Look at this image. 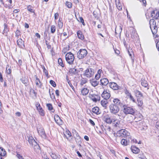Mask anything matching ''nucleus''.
I'll return each instance as SVG.
<instances>
[{"label": "nucleus", "instance_id": "1", "mask_svg": "<svg viewBox=\"0 0 159 159\" xmlns=\"http://www.w3.org/2000/svg\"><path fill=\"white\" fill-rule=\"evenodd\" d=\"M65 58L67 62L70 65L73 64L75 57L73 54L70 52L67 53L65 56Z\"/></svg>", "mask_w": 159, "mask_h": 159}, {"label": "nucleus", "instance_id": "2", "mask_svg": "<svg viewBox=\"0 0 159 159\" xmlns=\"http://www.w3.org/2000/svg\"><path fill=\"white\" fill-rule=\"evenodd\" d=\"M150 28L153 34H156L157 31V28L156 25V23L153 19L150 21Z\"/></svg>", "mask_w": 159, "mask_h": 159}, {"label": "nucleus", "instance_id": "3", "mask_svg": "<svg viewBox=\"0 0 159 159\" xmlns=\"http://www.w3.org/2000/svg\"><path fill=\"white\" fill-rule=\"evenodd\" d=\"M94 70L92 68H87L84 71V75L87 78H89L93 76Z\"/></svg>", "mask_w": 159, "mask_h": 159}, {"label": "nucleus", "instance_id": "4", "mask_svg": "<svg viewBox=\"0 0 159 159\" xmlns=\"http://www.w3.org/2000/svg\"><path fill=\"white\" fill-rule=\"evenodd\" d=\"M110 112L114 115H116L120 111L119 107L111 104L109 107Z\"/></svg>", "mask_w": 159, "mask_h": 159}, {"label": "nucleus", "instance_id": "5", "mask_svg": "<svg viewBox=\"0 0 159 159\" xmlns=\"http://www.w3.org/2000/svg\"><path fill=\"white\" fill-rule=\"evenodd\" d=\"M87 53L88 52L86 49H80L77 52V57L79 59H83L86 56Z\"/></svg>", "mask_w": 159, "mask_h": 159}, {"label": "nucleus", "instance_id": "6", "mask_svg": "<svg viewBox=\"0 0 159 159\" xmlns=\"http://www.w3.org/2000/svg\"><path fill=\"white\" fill-rule=\"evenodd\" d=\"M130 134L129 132L124 129H121L117 132V136L121 137H125L129 136Z\"/></svg>", "mask_w": 159, "mask_h": 159}, {"label": "nucleus", "instance_id": "7", "mask_svg": "<svg viewBox=\"0 0 159 159\" xmlns=\"http://www.w3.org/2000/svg\"><path fill=\"white\" fill-rule=\"evenodd\" d=\"M123 112L126 114H130L134 115L135 113L134 110L131 107H128L126 105L123 106Z\"/></svg>", "mask_w": 159, "mask_h": 159}, {"label": "nucleus", "instance_id": "8", "mask_svg": "<svg viewBox=\"0 0 159 159\" xmlns=\"http://www.w3.org/2000/svg\"><path fill=\"white\" fill-rule=\"evenodd\" d=\"M113 122L114 126L116 127L119 128L120 129L123 128V125L120 123V122L118 119L116 118V116H113Z\"/></svg>", "mask_w": 159, "mask_h": 159}, {"label": "nucleus", "instance_id": "9", "mask_svg": "<svg viewBox=\"0 0 159 159\" xmlns=\"http://www.w3.org/2000/svg\"><path fill=\"white\" fill-rule=\"evenodd\" d=\"M89 97L93 102H96L100 100V97L98 95L89 93Z\"/></svg>", "mask_w": 159, "mask_h": 159}, {"label": "nucleus", "instance_id": "10", "mask_svg": "<svg viewBox=\"0 0 159 159\" xmlns=\"http://www.w3.org/2000/svg\"><path fill=\"white\" fill-rule=\"evenodd\" d=\"M37 131L39 134L43 138H46V135L44 129L42 127L37 128Z\"/></svg>", "mask_w": 159, "mask_h": 159}, {"label": "nucleus", "instance_id": "11", "mask_svg": "<svg viewBox=\"0 0 159 159\" xmlns=\"http://www.w3.org/2000/svg\"><path fill=\"white\" fill-rule=\"evenodd\" d=\"M110 96V93L107 92V90H104L102 94V97L104 99L106 100L109 99Z\"/></svg>", "mask_w": 159, "mask_h": 159}, {"label": "nucleus", "instance_id": "12", "mask_svg": "<svg viewBox=\"0 0 159 159\" xmlns=\"http://www.w3.org/2000/svg\"><path fill=\"white\" fill-rule=\"evenodd\" d=\"M54 119L56 123L58 125H62L63 122L59 116L57 115H55L54 116Z\"/></svg>", "mask_w": 159, "mask_h": 159}, {"label": "nucleus", "instance_id": "13", "mask_svg": "<svg viewBox=\"0 0 159 159\" xmlns=\"http://www.w3.org/2000/svg\"><path fill=\"white\" fill-rule=\"evenodd\" d=\"M151 15L152 18L157 19L159 17V12L157 10H154L151 12Z\"/></svg>", "mask_w": 159, "mask_h": 159}, {"label": "nucleus", "instance_id": "14", "mask_svg": "<svg viewBox=\"0 0 159 159\" xmlns=\"http://www.w3.org/2000/svg\"><path fill=\"white\" fill-rule=\"evenodd\" d=\"M109 85L111 88L114 90H117L119 89L118 86L116 83L113 82L110 83Z\"/></svg>", "mask_w": 159, "mask_h": 159}, {"label": "nucleus", "instance_id": "15", "mask_svg": "<svg viewBox=\"0 0 159 159\" xmlns=\"http://www.w3.org/2000/svg\"><path fill=\"white\" fill-rule=\"evenodd\" d=\"M17 43L18 46L20 48H23L25 47V45L24 44V41L22 40V39H18L17 41Z\"/></svg>", "mask_w": 159, "mask_h": 159}, {"label": "nucleus", "instance_id": "16", "mask_svg": "<svg viewBox=\"0 0 159 159\" xmlns=\"http://www.w3.org/2000/svg\"><path fill=\"white\" fill-rule=\"evenodd\" d=\"M113 103L112 104L115 105L117 106L118 107L121 106L122 105V104L121 102V101L117 98H114L113 101Z\"/></svg>", "mask_w": 159, "mask_h": 159}, {"label": "nucleus", "instance_id": "17", "mask_svg": "<svg viewBox=\"0 0 159 159\" xmlns=\"http://www.w3.org/2000/svg\"><path fill=\"white\" fill-rule=\"evenodd\" d=\"M132 152L135 154H138L140 152V149L134 146H132L131 148Z\"/></svg>", "mask_w": 159, "mask_h": 159}, {"label": "nucleus", "instance_id": "18", "mask_svg": "<svg viewBox=\"0 0 159 159\" xmlns=\"http://www.w3.org/2000/svg\"><path fill=\"white\" fill-rule=\"evenodd\" d=\"M101 84L102 85L106 86L109 83L108 80L106 78L102 79L100 80Z\"/></svg>", "mask_w": 159, "mask_h": 159}, {"label": "nucleus", "instance_id": "19", "mask_svg": "<svg viewBox=\"0 0 159 159\" xmlns=\"http://www.w3.org/2000/svg\"><path fill=\"white\" fill-rule=\"evenodd\" d=\"M34 77L36 78L35 81L36 86L39 88H41L42 87V84L40 81L39 79L37 77L36 75H35Z\"/></svg>", "mask_w": 159, "mask_h": 159}, {"label": "nucleus", "instance_id": "20", "mask_svg": "<svg viewBox=\"0 0 159 159\" xmlns=\"http://www.w3.org/2000/svg\"><path fill=\"white\" fill-rule=\"evenodd\" d=\"M105 122L107 123L111 124L112 123L113 121V116H112V118H111L108 116L105 117Z\"/></svg>", "mask_w": 159, "mask_h": 159}, {"label": "nucleus", "instance_id": "21", "mask_svg": "<svg viewBox=\"0 0 159 159\" xmlns=\"http://www.w3.org/2000/svg\"><path fill=\"white\" fill-rule=\"evenodd\" d=\"M101 103L102 107L105 108H106L108 104V102L107 100L104 99L101 101Z\"/></svg>", "mask_w": 159, "mask_h": 159}, {"label": "nucleus", "instance_id": "22", "mask_svg": "<svg viewBox=\"0 0 159 159\" xmlns=\"http://www.w3.org/2000/svg\"><path fill=\"white\" fill-rule=\"evenodd\" d=\"M90 83L91 85L94 87L97 86L99 84L98 81L94 80H90Z\"/></svg>", "mask_w": 159, "mask_h": 159}, {"label": "nucleus", "instance_id": "23", "mask_svg": "<svg viewBox=\"0 0 159 159\" xmlns=\"http://www.w3.org/2000/svg\"><path fill=\"white\" fill-rule=\"evenodd\" d=\"M28 141L29 143L32 146H33L34 144H36V142L35 141L33 138L32 136L29 137Z\"/></svg>", "mask_w": 159, "mask_h": 159}, {"label": "nucleus", "instance_id": "24", "mask_svg": "<svg viewBox=\"0 0 159 159\" xmlns=\"http://www.w3.org/2000/svg\"><path fill=\"white\" fill-rule=\"evenodd\" d=\"M77 36L79 39L81 40H83L84 39V36L81 31L80 30H79L77 32Z\"/></svg>", "mask_w": 159, "mask_h": 159}, {"label": "nucleus", "instance_id": "25", "mask_svg": "<svg viewBox=\"0 0 159 159\" xmlns=\"http://www.w3.org/2000/svg\"><path fill=\"white\" fill-rule=\"evenodd\" d=\"M69 72L70 74H76L78 72V70L75 68H71L69 69Z\"/></svg>", "mask_w": 159, "mask_h": 159}, {"label": "nucleus", "instance_id": "26", "mask_svg": "<svg viewBox=\"0 0 159 159\" xmlns=\"http://www.w3.org/2000/svg\"><path fill=\"white\" fill-rule=\"evenodd\" d=\"M92 111L93 113L97 114H100L99 112V108L97 107H94L92 108Z\"/></svg>", "mask_w": 159, "mask_h": 159}, {"label": "nucleus", "instance_id": "27", "mask_svg": "<svg viewBox=\"0 0 159 159\" xmlns=\"http://www.w3.org/2000/svg\"><path fill=\"white\" fill-rule=\"evenodd\" d=\"M129 140L127 141L125 139H123L121 140V143L122 145L124 146H126L129 144Z\"/></svg>", "mask_w": 159, "mask_h": 159}, {"label": "nucleus", "instance_id": "28", "mask_svg": "<svg viewBox=\"0 0 159 159\" xmlns=\"http://www.w3.org/2000/svg\"><path fill=\"white\" fill-rule=\"evenodd\" d=\"M141 84L142 86L144 87H147L148 85L147 81L144 79L141 80Z\"/></svg>", "mask_w": 159, "mask_h": 159}, {"label": "nucleus", "instance_id": "29", "mask_svg": "<svg viewBox=\"0 0 159 159\" xmlns=\"http://www.w3.org/2000/svg\"><path fill=\"white\" fill-rule=\"evenodd\" d=\"M75 139L76 142H78V143L80 144L81 143V137L77 133L76 134Z\"/></svg>", "mask_w": 159, "mask_h": 159}, {"label": "nucleus", "instance_id": "30", "mask_svg": "<svg viewBox=\"0 0 159 159\" xmlns=\"http://www.w3.org/2000/svg\"><path fill=\"white\" fill-rule=\"evenodd\" d=\"M89 92V90L87 88H84L81 90V93L83 95H86Z\"/></svg>", "mask_w": 159, "mask_h": 159}, {"label": "nucleus", "instance_id": "31", "mask_svg": "<svg viewBox=\"0 0 159 159\" xmlns=\"http://www.w3.org/2000/svg\"><path fill=\"white\" fill-rule=\"evenodd\" d=\"M47 106L48 107V109L51 112H53L55 111V110L53 109L52 105L51 104H47Z\"/></svg>", "mask_w": 159, "mask_h": 159}, {"label": "nucleus", "instance_id": "32", "mask_svg": "<svg viewBox=\"0 0 159 159\" xmlns=\"http://www.w3.org/2000/svg\"><path fill=\"white\" fill-rule=\"evenodd\" d=\"M138 105L139 107H142L143 104V100L142 99L140 98H138Z\"/></svg>", "mask_w": 159, "mask_h": 159}, {"label": "nucleus", "instance_id": "33", "mask_svg": "<svg viewBox=\"0 0 159 159\" xmlns=\"http://www.w3.org/2000/svg\"><path fill=\"white\" fill-rule=\"evenodd\" d=\"M6 154V152L4 149L2 148H0V155L2 156H4Z\"/></svg>", "mask_w": 159, "mask_h": 159}, {"label": "nucleus", "instance_id": "34", "mask_svg": "<svg viewBox=\"0 0 159 159\" xmlns=\"http://www.w3.org/2000/svg\"><path fill=\"white\" fill-rule=\"evenodd\" d=\"M20 80L24 84H27L28 80L26 78L22 77V78L20 79Z\"/></svg>", "mask_w": 159, "mask_h": 159}, {"label": "nucleus", "instance_id": "35", "mask_svg": "<svg viewBox=\"0 0 159 159\" xmlns=\"http://www.w3.org/2000/svg\"><path fill=\"white\" fill-rule=\"evenodd\" d=\"M7 73L8 74H10L11 73V67H10L8 65H7L6 68Z\"/></svg>", "mask_w": 159, "mask_h": 159}, {"label": "nucleus", "instance_id": "36", "mask_svg": "<svg viewBox=\"0 0 159 159\" xmlns=\"http://www.w3.org/2000/svg\"><path fill=\"white\" fill-rule=\"evenodd\" d=\"M87 82V80L86 79L82 78L80 80V85H83L84 84H86Z\"/></svg>", "mask_w": 159, "mask_h": 159}, {"label": "nucleus", "instance_id": "37", "mask_svg": "<svg viewBox=\"0 0 159 159\" xmlns=\"http://www.w3.org/2000/svg\"><path fill=\"white\" fill-rule=\"evenodd\" d=\"M33 145H34V148L35 150L36 151H39L40 150V147L37 143L35 144H34Z\"/></svg>", "mask_w": 159, "mask_h": 159}, {"label": "nucleus", "instance_id": "38", "mask_svg": "<svg viewBox=\"0 0 159 159\" xmlns=\"http://www.w3.org/2000/svg\"><path fill=\"white\" fill-rule=\"evenodd\" d=\"M4 28L3 31V34H4V33H7L8 31L7 25L6 24H4Z\"/></svg>", "mask_w": 159, "mask_h": 159}, {"label": "nucleus", "instance_id": "39", "mask_svg": "<svg viewBox=\"0 0 159 159\" xmlns=\"http://www.w3.org/2000/svg\"><path fill=\"white\" fill-rule=\"evenodd\" d=\"M135 94L137 97H141L142 96V94L141 92L139 91L136 90L135 91Z\"/></svg>", "mask_w": 159, "mask_h": 159}, {"label": "nucleus", "instance_id": "40", "mask_svg": "<svg viewBox=\"0 0 159 159\" xmlns=\"http://www.w3.org/2000/svg\"><path fill=\"white\" fill-rule=\"evenodd\" d=\"M58 62L60 66H61L62 67H63L64 66V65L63 64L62 60L61 58H59L58 59Z\"/></svg>", "mask_w": 159, "mask_h": 159}, {"label": "nucleus", "instance_id": "41", "mask_svg": "<svg viewBox=\"0 0 159 159\" xmlns=\"http://www.w3.org/2000/svg\"><path fill=\"white\" fill-rule=\"evenodd\" d=\"M56 30V27L54 25H52L51 26V31L52 33H54Z\"/></svg>", "mask_w": 159, "mask_h": 159}, {"label": "nucleus", "instance_id": "42", "mask_svg": "<svg viewBox=\"0 0 159 159\" xmlns=\"http://www.w3.org/2000/svg\"><path fill=\"white\" fill-rule=\"evenodd\" d=\"M42 69L43 70V72L45 74L46 76L48 77V73L47 70L45 68L44 66H42Z\"/></svg>", "mask_w": 159, "mask_h": 159}, {"label": "nucleus", "instance_id": "43", "mask_svg": "<svg viewBox=\"0 0 159 159\" xmlns=\"http://www.w3.org/2000/svg\"><path fill=\"white\" fill-rule=\"evenodd\" d=\"M51 157L52 159H59V158L55 154L52 153L51 155Z\"/></svg>", "mask_w": 159, "mask_h": 159}, {"label": "nucleus", "instance_id": "44", "mask_svg": "<svg viewBox=\"0 0 159 159\" xmlns=\"http://www.w3.org/2000/svg\"><path fill=\"white\" fill-rule=\"evenodd\" d=\"M117 29L116 28L115 32V34H120L122 30V28H121V26H120L119 27V30L118 32H117Z\"/></svg>", "mask_w": 159, "mask_h": 159}, {"label": "nucleus", "instance_id": "45", "mask_svg": "<svg viewBox=\"0 0 159 159\" xmlns=\"http://www.w3.org/2000/svg\"><path fill=\"white\" fill-rule=\"evenodd\" d=\"M138 157L139 159H146L147 158L142 154H139L138 155Z\"/></svg>", "mask_w": 159, "mask_h": 159}, {"label": "nucleus", "instance_id": "46", "mask_svg": "<svg viewBox=\"0 0 159 159\" xmlns=\"http://www.w3.org/2000/svg\"><path fill=\"white\" fill-rule=\"evenodd\" d=\"M27 9L28 11L31 12H34V11L33 9L31 8V6L30 5H29L28 6Z\"/></svg>", "mask_w": 159, "mask_h": 159}, {"label": "nucleus", "instance_id": "47", "mask_svg": "<svg viewBox=\"0 0 159 159\" xmlns=\"http://www.w3.org/2000/svg\"><path fill=\"white\" fill-rule=\"evenodd\" d=\"M66 4L67 6L69 8H70L72 7V4L70 2H66Z\"/></svg>", "mask_w": 159, "mask_h": 159}, {"label": "nucleus", "instance_id": "48", "mask_svg": "<svg viewBox=\"0 0 159 159\" xmlns=\"http://www.w3.org/2000/svg\"><path fill=\"white\" fill-rule=\"evenodd\" d=\"M39 112V114L42 116H43L44 115V112L43 110L42 109H40V110H39V111H38Z\"/></svg>", "mask_w": 159, "mask_h": 159}, {"label": "nucleus", "instance_id": "49", "mask_svg": "<svg viewBox=\"0 0 159 159\" xmlns=\"http://www.w3.org/2000/svg\"><path fill=\"white\" fill-rule=\"evenodd\" d=\"M36 106L38 111H39V110H40V109L41 110L42 109V108L40 106V104L39 103H37L36 104Z\"/></svg>", "mask_w": 159, "mask_h": 159}, {"label": "nucleus", "instance_id": "50", "mask_svg": "<svg viewBox=\"0 0 159 159\" xmlns=\"http://www.w3.org/2000/svg\"><path fill=\"white\" fill-rule=\"evenodd\" d=\"M5 7L6 8H7L8 9H11L12 7V5H7V4H3Z\"/></svg>", "mask_w": 159, "mask_h": 159}, {"label": "nucleus", "instance_id": "51", "mask_svg": "<svg viewBox=\"0 0 159 159\" xmlns=\"http://www.w3.org/2000/svg\"><path fill=\"white\" fill-rule=\"evenodd\" d=\"M50 83L53 87H55L56 85V84L55 83V82L52 80H50Z\"/></svg>", "mask_w": 159, "mask_h": 159}, {"label": "nucleus", "instance_id": "52", "mask_svg": "<svg viewBox=\"0 0 159 159\" xmlns=\"http://www.w3.org/2000/svg\"><path fill=\"white\" fill-rule=\"evenodd\" d=\"M30 93L31 94H34V96H36L37 94V93L35 92L34 90L32 89H31L30 90Z\"/></svg>", "mask_w": 159, "mask_h": 159}, {"label": "nucleus", "instance_id": "53", "mask_svg": "<svg viewBox=\"0 0 159 159\" xmlns=\"http://www.w3.org/2000/svg\"><path fill=\"white\" fill-rule=\"evenodd\" d=\"M20 35V32L19 30H17L16 32V36L18 38L19 35Z\"/></svg>", "mask_w": 159, "mask_h": 159}, {"label": "nucleus", "instance_id": "54", "mask_svg": "<svg viewBox=\"0 0 159 159\" xmlns=\"http://www.w3.org/2000/svg\"><path fill=\"white\" fill-rule=\"evenodd\" d=\"M49 92L51 98L52 99L55 98V95H54V93H52L51 94V93H50V90H49Z\"/></svg>", "mask_w": 159, "mask_h": 159}, {"label": "nucleus", "instance_id": "55", "mask_svg": "<svg viewBox=\"0 0 159 159\" xmlns=\"http://www.w3.org/2000/svg\"><path fill=\"white\" fill-rule=\"evenodd\" d=\"M117 8L119 10H122V6L121 5V4H118L117 5Z\"/></svg>", "mask_w": 159, "mask_h": 159}, {"label": "nucleus", "instance_id": "56", "mask_svg": "<svg viewBox=\"0 0 159 159\" xmlns=\"http://www.w3.org/2000/svg\"><path fill=\"white\" fill-rule=\"evenodd\" d=\"M101 77V75L97 74L95 76V78L96 80H98Z\"/></svg>", "mask_w": 159, "mask_h": 159}, {"label": "nucleus", "instance_id": "57", "mask_svg": "<svg viewBox=\"0 0 159 159\" xmlns=\"http://www.w3.org/2000/svg\"><path fill=\"white\" fill-rule=\"evenodd\" d=\"M3 78L2 77V75L1 73L0 72V81L1 82H3Z\"/></svg>", "mask_w": 159, "mask_h": 159}, {"label": "nucleus", "instance_id": "58", "mask_svg": "<svg viewBox=\"0 0 159 159\" xmlns=\"http://www.w3.org/2000/svg\"><path fill=\"white\" fill-rule=\"evenodd\" d=\"M16 156L19 159H23L22 156H21L20 154L17 153L16 155Z\"/></svg>", "mask_w": 159, "mask_h": 159}, {"label": "nucleus", "instance_id": "59", "mask_svg": "<svg viewBox=\"0 0 159 159\" xmlns=\"http://www.w3.org/2000/svg\"><path fill=\"white\" fill-rule=\"evenodd\" d=\"M79 20H80V21L82 23L83 25H84V20L83 19V18L82 17H80L79 18Z\"/></svg>", "mask_w": 159, "mask_h": 159}, {"label": "nucleus", "instance_id": "60", "mask_svg": "<svg viewBox=\"0 0 159 159\" xmlns=\"http://www.w3.org/2000/svg\"><path fill=\"white\" fill-rule=\"evenodd\" d=\"M129 98H130V100H132L134 102H135V100L134 98L132 96L131 94H129Z\"/></svg>", "mask_w": 159, "mask_h": 159}, {"label": "nucleus", "instance_id": "61", "mask_svg": "<svg viewBox=\"0 0 159 159\" xmlns=\"http://www.w3.org/2000/svg\"><path fill=\"white\" fill-rule=\"evenodd\" d=\"M89 122L90 124L93 126H94L95 125L94 122L91 119H89Z\"/></svg>", "mask_w": 159, "mask_h": 159}, {"label": "nucleus", "instance_id": "62", "mask_svg": "<svg viewBox=\"0 0 159 159\" xmlns=\"http://www.w3.org/2000/svg\"><path fill=\"white\" fill-rule=\"evenodd\" d=\"M66 134L68 135V137H70L71 136V133L69 131H66Z\"/></svg>", "mask_w": 159, "mask_h": 159}, {"label": "nucleus", "instance_id": "63", "mask_svg": "<svg viewBox=\"0 0 159 159\" xmlns=\"http://www.w3.org/2000/svg\"><path fill=\"white\" fill-rule=\"evenodd\" d=\"M59 14L58 13H56L54 15V18L55 20L57 19L58 16Z\"/></svg>", "mask_w": 159, "mask_h": 159}, {"label": "nucleus", "instance_id": "64", "mask_svg": "<svg viewBox=\"0 0 159 159\" xmlns=\"http://www.w3.org/2000/svg\"><path fill=\"white\" fill-rule=\"evenodd\" d=\"M156 47L158 51H159V42H158L156 43Z\"/></svg>", "mask_w": 159, "mask_h": 159}]
</instances>
